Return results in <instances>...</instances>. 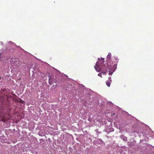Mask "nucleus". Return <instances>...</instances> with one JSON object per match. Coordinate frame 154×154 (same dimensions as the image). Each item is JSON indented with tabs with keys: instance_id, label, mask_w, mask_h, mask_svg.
I'll return each instance as SVG.
<instances>
[{
	"instance_id": "1",
	"label": "nucleus",
	"mask_w": 154,
	"mask_h": 154,
	"mask_svg": "<svg viewBox=\"0 0 154 154\" xmlns=\"http://www.w3.org/2000/svg\"><path fill=\"white\" fill-rule=\"evenodd\" d=\"M111 54L109 53L107 57V63L108 68L109 70L115 69L117 67V63L118 60L117 58H115V60L111 62Z\"/></svg>"
},
{
	"instance_id": "2",
	"label": "nucleus",
	"mask_w": 154,
	"mask_h": 154,
	"mask_svg": "<svg viewBox=\"0 0 154 154\" xmlns=\"http://www.w3.org/2000/svg\"><path fill=\"white\" fill-rule=\"evenodd\" d=\"M106 66L104 65L102 67L103 71L101 72L103 75H105L106 73L107 72V68H106Z\"/></svg>"
},
{
	"instance_id": "3",
	"label": "nucleus",
	"mask_w": 154,
	"mask_h": 154,
	"mask_svg": "<svg viewBox=\"0 0 154 154\" xmlns=\"http://www.w3.org/2000/svg\"><path fill=\"white\" fill-rule=\"evenodd\" d=\"M95 69L98 72H99L100 71V69L99 66L97 65L96 64V65L94 66Z\"/></svg>"
},
{
	"instance_id": "4",
	"label": "nucleus",
	"mask_w": 154,
	"mask_h": 154,
	"mask_svg": "<svg viewBox=\"0 0 154 154\" xmlns=\"http://www.w3.org/2000/svg\"><path fill=\"white\" fill-rule=\"evenodd\" d=\"M106 85L108 87H109L110 86V82H109L108 81H106Z\"/></svg>"
},
{
	"instance_id": "5",
	"label": "nucleus",
	"mask_w": 154,
	"mask_h": 154,
	"mask_svg": "<svg viewBox=\"0 0 154 154\" xmlns=\"http://www.w3.org/2000/svg\"><path fill=\"white\" fill-rule=\"evenodd\" d=\"M98 75V76H99L100 77H102V73H99Z\"/></svg>"
},
{
	"instance_id": "6",
	"label": "nucleus",
	"mask_w": 154,
	"mask_h": 154,
	"mask_svg": "<svg viewBox=\"0 0 154 154\" xmlns=\"http://www.w3.org/2000/svg\"><path fill=\"white\" fill-rule=\"evenodd\" d=\"M109 71V75H110L112 74V72H110V71Z\"/></svg>"
},
{
	"instance_id": "7",
	"label": "nucleus",
	"mask_w": 154,
	"mask_h": 154,
	"mask_svg": "<svg viewBox=\"0 0 154 154\" xmlns=\"http://www.w3.org/2000/svg\"><path fill=\"white\" fill-rule=\"evenodd\" d=\"M6 120L7 119L5 118H4L3 119H2V121L3 122H5L6 121Z\"/></svg>"
},
{
	"instance_id": "8",
	"label": "nucleus",
	"mask_w": 154,
	"mask_h": 154,
	"mask_svg": "<svg viewBox=\"0 0 154 154\" xmlns=\"http://www.w3.org/2000/svg\"><path fill=\"white\" fill-rule=\"evenodd\" d=\"M101 60H102V61L103 62H104V58H101Z\"/></svg>"
},
{
	"instance_id": "9",
	"label": "nucleus",
	"mask_w": 154,
	"mask_h": 154,
	"mask_svg": "<svg viewBox=\"0 0 154 154\" xmlns=\"http://www.w3.org/2000/svg\"><path fill=\"white\" fill-rule=\"evenodd\" d=\"M51 77H50L49 78V84L50 83V82H51Z\"/></svg>"
},
{
	"instance_id": "10",
	"label": "nucleus",
	"mask_w": 154,
	"mask_h": 154,
	"mask_svg": "<svg viewBox=\"0 0 154 154\" xmlns=\"http://www.w3.org/2000/svg\"><path fill=\"white\" fill-rule=\"evenodd\" d=\"M1 79V77L0 76V80Z\"/></svg>"
},
{
	"instance_id": "11",
	"label": "nucleus",
	"mask_w": 154,
	"mask_h": 154,
	"mask_svg": "<svg viewBox=\"0 0 154 154\" xmlns=\"http://www.w3.org/2000/svg\"><path fill=\"white\" fill-rule=\"evenodd\" d=\"M100 58H98V60H100Z\"/></svg>"
}]
</instances>
